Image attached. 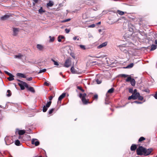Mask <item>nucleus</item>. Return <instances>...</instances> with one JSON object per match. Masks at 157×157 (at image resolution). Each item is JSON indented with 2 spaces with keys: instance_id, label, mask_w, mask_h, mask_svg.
<instances>
[{
  "instance_id": "09e8293b",
  "label": "nucleus",
  "mask_w": 157,
  "mask_h": 157,
  "mask_svg": "<svg viewBox=\"0 0 157 157\" xmlns=\"http://www.w3.org/2000/svg\"><path fill=\"white\" fill-rule=\"evenodd\" d=\"M33 78L32 77H30L29 78H26V79L28 81H31L32 80Z\"/></svg>"
},
{
  "instance_id": "e433bc0d",
  "label": "nucleus",
  "mask_w": 157,
  "mask_h": 157,
  "mask_svg": "<svg viewBox=\"0 0 157 157\" xmlns=\"http://www.w3.org/2000/svg\"><path fill=\"white\" fill-rule=\"evenodd\" d=\"M96 81L98 84H100L101 82V81L98 79H96Z\"/></svg>"
},
{
  "instance_id": "6ab92c4d",
  "label": "nucleus",
  "mask_w": 157,
  "mask_h": 157,
  "mask_svg": "<svg viewBox=\"0 0 157 157\" xmlns=\"http://www.w3.org/2000/svg\"><path fill=\"white\" fill-rule=\"evenodd\" d=\"M64 38V36H59L58 37V40L59 42L61 41V39Z\"/></svg>"
},
{
  "instance_id": "f3484780",
  "label": "nucleus",
  "mask_w": 157,
  "mask_h": 157,
  "mask_svg": "<svg viewBox=\"0 0 157 157\" xmlns=\"http://www.w3.org/2000/svg\"><path fill=\"white\" fill-rule=\"evenodd\" d=\"M131 84L133 86H134L135 85V81L134 78H132L130 81Z\"/></svg>"
},
{
  "instance_id": "4c0bfd02",
  "label": "nucleus",
  "mask_w": 157,
  "mask_h": 157,
  "mask_svg": "<svg viewBox=\"0 0 157 157\" xmlns=\"http://www.w3.org/2000/svg\"><path fill=\"white\" fill-rule=\"evenodd\" d=\"M54 109L53 108H52L50 109L48 111V113L49 114H51L53 111Z\"/></svg>"
},
{
  "instance_id": "79ce46f5",
  "label": "nucleus",
  "mask_w": 157,
  "mask_h": 157,
  "mask_svg": "<svg viewBox=\"0 0 157 157\" xmlns=\"http://www.w3.org/2000/svg\"><path fill=\"white\" fill-rule=\"evenodd\" d=\"M95 26V24H93L89 25L88 27L89 28H94Z\"/></svg>"
},
{
  "instance_id": "f8f14e48",
  "label": "nucleus",
  "mask_w": 157,
  "mask_h": 157,
  "mask_svg": "<svg viewBox=\"0 0 157 157\" xmlns=\"http://www.w3.org/2000/svg\"><path fill=\"white\" fill-rule=\"evenodd\" d=\"M13 35L16 36L18 33V29L17 28H13Z\"/></svg>"
},
{
  "instance_id": "c756f323",
  "label": "nucleus",
  "mask_w": 157,
  "mask_h": 157,
  "mask_svg": "<svg viewBox=\"0 0 157 157\" xmlns=\"http://www.w3.org/2000/svg\"><path fill=\"white\" fill-rule=\"evenodd\" d=\"M117 13L121 15H123L124 14V12L119 10L117 11Z\"/></svg>"
},
{
  "instance_id": "0eeeda50",
  "label": "nucleus",
  "mask_w": 157,
  "mask_h": 157,
  "mask_svg": "<svg viewBox=\"0 0 157 157\" xmlns=\"http://www.w3.org/2000/svg\"><path fill=\"white\" fill-rule=\"evenodd\" d=\"M107 44V42H105L104 43H103L102 44H100L97 47V48L98 49H100L102 48H103L104 47H105L106 46Z\"/></svg>"
},
{
  "instance_id": "774afa93",
  "label": "nucleus",
  "mask_w": 157,
  "mask_h": 157,
  "mask_svg": "<svg viewBox=\"0 0 157 157\" xmlns=\"http://www.w3.org/2000/svg\"><path fill=\"white\" fill-rule=\"evenodd\" d=\"M77 40H78V41H79V37H78V38H77Z\"/></svg>"
},
{
  "instance_id": "473e14b6",
  "label": "nucleus",
  "mask_w": 157,
  "mask_h": 157,
  "mask_svg": "<svg viewBox=\"0 0 157 157\" xmlns=\"http://www.w3.org/2000/svg\"><path fill=\"white\" fill-rule=\"evenodd\" d=\"M51 102H52L51 101H49L48 102H47L45 106L48 108L50 106L51 104Z\"/></svg>"
},
{
  "instance_id": "c85d7f7f",
  "label": "nucleus",
  "mask_w": 157,
  "mask_h": 157,
  "mask_svg": "<svg viewBox=\"0 0 157 157\" xmlns=\"http://www.w3.org/2000/svg\"><path fill=\"white\" fill-rule=\"evenodd\" d=\"M48 108L44 105L43 107V112H45L47 111Z\"/></svg>"
},
{
  "instance_id": "052dcab7",
  "label": "nucleus",
  "mask_w": 157,
  "mask_h": 157,
  "mask_svg": "<svg viewBox=\"0 0 157 157\" xmlns=\"http://www.w3.org/2000/svg\"><path fill=\"white\" fill-rule=\"evenodd\" d=\"M137 92V90L136 89H135L134 91V92L133 93H136Z\"/></svg>"
},
{
  "instance_id": "680f3d73",
  "label": "nucleus",
  "mask_w": 157,
  "mask_h": 157,
  "mask_svg": "<svg viewBox=\"0 0 157 157\" xmlns=\"http://www.w3.org/2000/svg\"><path fill=\"white\" fill-rule=\"evenodd\" d=\"M71 56H72L73 58L74 59H75V56H74V55H73V54L71 55Z\"/></svg>"
},
{
  "instance_id": "cd10ccee",
  "label": "nucleus",
  "mask_w": 157,
  "mask_h": 157,
  "mask_svg": "<svg viewBox=\"0 0 157 157\" xmlns=\"http://www.w3.org/2000/svg\"><path fill=\"white\" fill-rule=\"evenodd\" d=\"M114 89L113 88H112L110 89H109L108 91L107 92L108 93H112L114 91Z\"/></svg>"
},
{
  "instance_id": "a878e982",
  "label": "nucleus",
  "mask_w": 157,
  "mask_h": 157,
  "mask_svg": "<svg viewBox=\"0 0 157 157\" xmlns=\"http://www.w3.org/2000/svg\"><path fill=\"white\" fill-rule=\"evenodd\" d=\"M128 99L129 100H130L131 99H133L135 100V97H134V95H133V94H132L131 96H130L128 98Z\"/></svg>"
},
{
  "instance_id": "b1692460",
  "label": "nucleus",
  "mask_w": 157,
  "mask_h": 157,
  "mask_svg": "<svg viewBox=\"0 0 157 157\" xmlns=\"http://www.w3.org/2000/svg\"><path fill=\"white\" fill-rule=\"evenodd\" d=\"M157 48V46L153 44L151 46V48L150 49L151 51H153Z\"/></svg>"
},
{
  "instance_id": "412c9836",
  "label": "nucleus",
  "mask_w": 157,
  "mask_h": 157,
  "mask_svg": "<svg viewBox=\"0 0 157 157\" xmlns=\"http://www.w3.org/2000/svg\"><path fill=\"white\" fill-rule=\"evenodd\" d=\"M14 76L12 74H11L10 75H9V77L8 78V79L9 81H12L14 79Z\"/></svg>"
},
{
  "instance_id": "9b49d317",
  "label": "nucleus",
  "mask_w": 157,
  "mask_h": 157,
  "mask_svg": "<svg viewBox=\"0 0 157 157\" xmlns=\"http://www.w3.org/2000/svg\"><path fill=\"white\" fill-rule=\"evenodd\" d=\"M54 5L53 2L51 1H50L47 4V7H52Z\"/></svg>"
},
{
  "instance_id": "a18cd8bd",
  "label": "nucleus",
  "mask_w": 157,
  "mask_h": 157,
  "mask_svg": "<svg viewBox=\"0 0 157 157\" xmlns=\"http://www.w3.org/2000/svg\"><path fill=\"white\" fill-rule=\"evenodd\" d=\"M120 76H121V77H124V78H125V77H127V76L128 75H125V74H121L120 75Z\"/></svg>"
},
{
  "instance_id": "4d7b16f0",
  "label": "nucleus",
  "mask_w": 157,
  "mask_h": 157,
  "mask_svg": "<svg viewBox=\"0 0 157 157\" xmlns=\"http://www.w3.org/2000/svg\"><path fill=\"white\" fill-rule=\"evenodd\" d=\"M53 98V97L52 96H50L49 97V100L50 101H51L52 100Z\"/></svg>"
},
{
  "instance_id": "0e129e2a",
  "label": "nucleus",
  "mask_w": 157,
  "mask_h": 157,
  "mask_svg": "<svg viewBox=\"0 0 157 157\" xmlns=\"http://www.w3.org/2000/svg\"><path fill=\"white\" fill-rule=\"evenodd\" d=\"M103 13H107V11H103Z\"/></svg>"
},
{
  "instance_id": "6e6d98bb",
  "label": "nucleus",
  "mask_w": 157,
  "mask_h": 157,
  "mask_svg": "<svg viewBox=\"0 0 157 157\" xmlns=\"http://www.w3.org/2000/svg\"><path fill=\"white\" fill-rule=\"evenodd\" d=\"M94 57L97 58H101V57H102V56H95Z\"/></svg>"
},
{
  "instance_id": "1a4fd4ad",
  "label": "nucleus",
  "mask_w": 157,
  "mask_h": 157,
  "mask_svg": "<svg viewBox=\"0 0 157 157\" xmlns=\"http://www.w3.org/2000/svg\"><path fill=\"white\" fill-rule=\"evenodd\" d=\"M24 56L21 53H19L17 55H16L14 56V58H17L18 59H21Z\"/></svg>"
},
{
  "instance_id": "dca6fc26",
  "label": "nucleus",
  "mask_w": 157,
  "mask_h": 157,
  "mask_svg": "<svg viewBox=\"0 0 157 157\" xmlns=\"http://www.w3.org/2000/svg\"><path fill=\"white\" fill-rule=\"evenodd\" d=\"M71 72L73 74H75L77 73V71L75 70L73 66L71 67Z\"/></svg>"
},
{
  "instance_id": "39448f33",
  "label": "nucleus",
  "mask_w": 157,
  "mask_h": 157,
  "mask_svg": "<svg viewBox=\"0 0 157 157\" xmlns=\"http://www.w3.org/2000/svg\"><path fill=\"white\" fill-rule=\"evenodd\" d=\"M39 142L37 141L36 139H33L32 140V144H35V146H37L39 144Z\"/></svg>"
},
{
  "instance_id": "4468645a",
  "label": "nucleus",
  "mask_w": 157,
  "mask_h": 157,
  "mask_svg": "<svg viewBox=\"0 0 157 157\" xmlns=\"http://www.w3.org/2000/svg\"><path fill=\"white\" fill-rule=\"evenodd\" d=\"M49 37V42H53L54 41L55 39L54 37L50 36Z\"/></svg>"
},
{
  "instance_id": "a19ab883",
  "label": "nucleus",
  "mask_w": 157,
  "mask_h": 157,
  "mask_svg": "<svg viewBox=\"0 0 157 157\" xmlns=\"http://www.w3.org/2000/svg\"><path fill=\"white\" fill-rule=\"evenodd\" d=\"M71 20V19L70 18H68V19H66L65 20L63 21H62V22H67V21H70Z\"/></svg>"
},
{
  "instance_id": "20e7f679",
  "label": "nucleus",
  "mask_w": 157,
  "mask_h": 157,
  "mask_svg": "<svg viewBox=\"0 0 157 157\" xmlns=\"http://www.w3.org/2000/svg\"><path fill=\"white\" fill-rule=\"evenodd\" d=\"M71 61L70 59H67L66 60L64 64V66L66 67H68L71 65Z\"/></svg>"
},
{
  "instance_id": "37998d69",
  "label": "nucleus",
  "mask_w": 157,
  "mask_h": 157,
  "mask_svg": "<svg viewBox=\"0 0 157 157\" xmlns=\"http://www.w3.org/2000/svg\"><path fill=\"white\" fill-rule=\"evenodd\" d=\"M77 88L80 90L81 91H82V92L84 91V90H83L81 86H78L77 87Z\"/></svg>"
},
{
  "instance_id": "e2e57ef3",
  "label": "nucleus",
  "mask_w": 157,
  "mask_h": 157,
  "mask_svg": "<svg viewBox=\"0 0 157 157\" xmlns=\"http://www.w3.org/2000/svg\"><path fill=\"white\" fill-rule=\"evenodd\" d=\"M155 44H157V40H155Z\"/></svg>"
},
{
  "instance_id": "de8ad7c7",
  "label": "nucleus",
  "mask_w": 157,
  "mask_h": 157,
  "mask_svg": "<svg viewBox=\"0 0 157 157\" xmlns=\"http://www.w3.org/2000/svg\"><path fill=\"white\" fill-rule=\"evenodd\" d=\"M94 98V99H97L98 98V95L97 94H95L94 97H93Z\"/></svg>"
},
{
  "instance_id": "423d86ee",
  "label": "nucleus",
  "mask_w": 157,
  "mask_h": 157,
  "mask_svg": "<svg viewBox=\"0 0 157 157\" xmlns=\"http://www.w3.org/2000/svg\"><path fill=\"white\" fill-rule=\"evenodd\" d=\"M36 48L39 51H43L44 49V46L42 44H37L36 45Z\"/></svg>"
},
{
  "instance_id": "6e6552de",
  "label": "nucleus",
  "mask_w": 157,
  "mask_h": 157,
  "mask_svg": "<svg viewBox=\"0 0 157 157\" xmlns=\"http://www.w3.org/2000/svg\"><path fill=\"white\" fill-rule=\"evenodd\" d=\"M65 93H63L60 95L58 98V103L60 102V101L63 99L65 96Z\"/></svg>"
},
{
  "instance_id": "c9c22d12",
  "label": "nucleus",
  "mask_w": 157,
  "mask_h": 157,
  "mask_svg": "<svg viewBox=\"0 0 157 157\" xmlns=\"http://www.w3.org/2000/svg\"><path fill=\"white\" fill-rule=\"evenodd\" d=\"M52 60L54 62V64L55 65H59L58 63L57 62L55 61V60H54L53 59H52Z\"/></svg>"
},
{
  "instance_id": "7c9ffc66",
  "label": "nucleus",
  "mask_w": 157,
  "mask_h": 157,
  "mask_svg": "<svg viewBox=\"0 0 157 157\" xmlns=\"http://www.w3.org/2000/svg\"><path fill=\"white\" fill-rule=\"evenodd\" d=\"M145 139V138H144L143 137H140V139L139 140V142H141L144 140Z\"/></svg>"
},
{
  "instance_id": "c03bdc74",
  "label": "nucleus",
  "mask_w": 157,
  "mask_h": 157,
  "mask_svg": "<svg viewBox=\"0 0 157 157\" xmlns=\"http://www.w3.org/2000/svg\"><path fill=\"white\" fill-rule=\"evenodd\" d=\"M80 47L81 48L83 49H85V46L83 45H79Z\"/></svg>"
},
{
  "instance_id": "2eb2a0df",
  "label": "nucleus",
  "mask_w": 157,
  "mask_h": 157,
  "mask_svg": "<svg viewBox=\"0 0 157 157\" xmlns=\"http://www.w3.org/2000/svg\"><path fill=\"white\" fill-rule=\"evenodd\" d=\"M28 90L30 91L33 92L34 93L35 92V91L33 88L32 87H29L28 86V88H26Z\"/></svg>"
},
{
  "instance_id": "f03ea898",
  "label": "nucleus",
  "mask_w": 157,
  "mask_h": 157,
  "mask_svg": "<svg viewBox=\"0 0 157 157\" xmlns=\"http://www.w3.org/2000/svg\"><path fill=\"white\" fill-rule=\"evenodd\" d=\"M86 93L80 94L79 97L81 99L82 101L84 104H86L88 103V101L86 99Z\"/></svg>"
},
{
  "instance_id": "a211bd4d",
  "label": "nucleus",
  "mask_w": 157,
  "mask_h": 157,
  "mask_svg": "<svg viewBox=\"0 0 157 157\" xmlns=\"http://www.w3.org/2000/svg\"><path fill=\"white\" fill-rule=\"evenodd\" d=\"M9 17V16L8 15H5L1 17V19L2 20H5L7 19Z\"/></svg>"
},
{
  "instance_id": "f704fd0d",
  "label": "nucleus",
  "mask_w": 157,
  "mask_h": 157,
  "mask_svg": "<svg viewBox=\"0 0 157 157\" xmlns=\"http://www.w3.org/2000/svg\"><path fill=\"white\" fill-rule=\"evenodd\" d=\"M7 93H8V94H7V96L10 97L11 95V91L10 90H7Z\"/></svg>"
},
{
  "instance_id": "5701e85b",
  "label": "nucleus",
  "mask_w": 157,
  "mask_h": 157,
  "mask_svg": "<svg viewBox=\"0 0 157 157\" xmlns=\"http://www.w3.org/2000/svg\"><path fill=\"white\" fill-rule=\"evenodd\" d=\"M133 63H131L128 65L126 67H124L125 68H130L132 67L133 66Z\"/></svg>"
},
{
  "instance_id": "72a5a7b5",
  "label": "nucleus",
  "mask_w": 157,
  "mask_h": 157,
  "mask_svg": "<svg viewBox=\"0 0 157 157\" xmlns=\"http://www.w3.org/2000/svg\"><path fill=\"white\" fill-rule=\"evenodd\" d=\"M46 70L45 69H43L41 70L40 71L38 72V73L40 74L42 72H45L46 71Z\"/></svg>"
},
{
  "instance_id": "bb28decb",
  "label": "nucleus",
  "mask_w": 157,
  "mask_h": 157,
  "mask_svg": "<svg viewBox=\"0 0 157 157\" xmlns=\"http://www.w3.org/2000/svg\"><path fill=\"white\" fill-rule=\"evenodd\" d=\"M20 143L18 140H17L15 142V144L17 146H20Z\"/></svg>"
},
{
  "instance_id": "49530a36",
  "label": "nucleus",
  "mask_w": 157,
  "mask_h": 157,
  "mask_svg": "<svg viewBox=\"0 0 157 157\" xmlns=\"http://www.w3.org/2000/svg\"><path fill=\"white\" fill-rule=\"evenodd\" d=\"M65 30L66 33H68L70 31V29H65Z\"/></svg>"
},
{
  "instance_id": "2f4dec72",
  "label": "nucleus",
  "mask_w": 157,
  "mask_h": 157,
  "mask_svg": "<svg viewBox=\"0 0 157 157\" xmlns=\"http://www.w3.org/2000/svg\"><path fill=\"white\" fill-rule=\"evenodd\" d=\"M125 45H120L119 46V48H120V49L121 50V51H124L125 50V49H124V50H123V47H125Z\"/></svg>"
},
{
  "instance_id": "ddd939ff",
  "label": "nucleus",
  "mask_w": 157,
  "mask_h": 157,
  "mask_svg": "<svg viewBox=\"0 0 157 157\" xmlns=\"http://www.w3.org/2000/svg\"><path fill=\"white\" fill-rule=\"evenodd\" d=\"M136 148V145L134 144H132L131 147L130 149L132 151H135Z\"/></svg>"
},
{
  "instance_id": "7ed1b4c3",
  "label": "nucleus",
  "mask_w": 157,
  "mask_h": 157,
  "mask_svg": "<svg viewBox=\"0 0 157 157\" xmlns=\"http://www.w3.org/2000/svg\"><path fill=\"white\" fill-rule=\"evenodd\" d=\"M18 85L20 86L21 90L25 89V87L26 88H28V85L25 82L22 81L21 82L18 83Z\"/></svg>"
},
{
  "instance_id": "8fccbe9b",
  "label": "nucleus",
  "mask_w": 157,
  "mask_h": 157,
  "mask_svg": "<svg viewBox=\"0 0 157 157\" xmlns=\"http://www.w3.org/2000/svg\"><path fill=\"white\" fill-rule=\"evenodd\" d=\"M5 73H6V74H7V75H8L9 76L10 75H11V73H9V72H8V71H5Z\"/></svg>"
},
{
  "instance_id": "393cba45",
  "label": "nucleus",
  "mask_w": 157,
  "mask_h": 157,
  "mask_svg": "<svg viewBox=\"0 0 157 157\" xmlns=\"http://www.w3.org/2000/svg\"><path fill=\"white\" fill-rule=\"evenodd\" d=\"M39 13L41 14L43 13L45 11L43 10L42 8L41 7L40 9L38 10Z\"/></svg>"
},
{
  "instance_id": "4be33fe9",
  "label": "nucleus",
  "mask_w": 157,
  "mask_h": 157,
  "mask_svg": "<svg viewBox=\"0 0 157 157\" xmlns=\"http://www.w3.org/2000/svg\"><path fill=\"white\" fill-rule=\"evenodd\" d=\"M133 95H134V96L135 98V99H137L138 97L139 96V93H133Z\"/></svg>"
},
{
  "instance_id": "bf43d9fd",
  "label": "nucleus",
  "mask_w": 157,
  "mask_h": 157,
  "mask_svg": "<svg viewBox=\"0 0 157 157\" xmlns=\"http://www.w3.org/2000/svg\"><path fill=\"white\" fill-rule=\"evenodd\" d=\"M154 97H155V99H157V94H156L155 95Z\"/></svg>"
},
{
  "instance_id": "3c124183",
  "label": "nucleus",
  "mask_w": 157,
  "mask_h": 157,
  "mask_svg": "<svg viewBox=\"0 0 157 157\" xmlns=\"http://www.w3.org/2000/svg\"><path fill=\"white\" fill-rule=\"evenodd\" d=\"M44 84L46 85V86H48L49 85V83H48L47 82H44Z\"/></svg>"
},
{
  "instance_id": "603ef678",
  "label": "nucleus",
  "mask_w": 157,
  "mask_h": 157,
  "mask_svg": "<svg viewBox=\"0 0 157 157\" xmlns=\"http://www.w3.org/2000/svg\"><path fill=\"white\" fill-rule=\"evenodd\" d=\"M78 37V36H75L73 37V40H76L77 38Z\"/></svg>"
},
{
  "instance_id": "5fc2aeb1",
  "label": "nucleus",
  "mask_w": 157,
  "mask_h": 157,
  "mask_svg": "<svg viewBox=\"0 0 157 157\" xmlns=\"http://www.w3.org/2000/svg\"><path fill=\"white\" fill-rule=\"evenodd\" d=\"M134 102L136 103L137 104H141V103H142V102H139V101H135Z\"/></svg>"
},
{
  "instance_id": "f257e3e1",
  "label": "nucleus",
  "mask_w": 157,
  "mask_h": 157,
  "mask_svg": "<svg viewBox=\"0 0 157 157\" xmlns=\"http://www.w3.org/2000/svg\"><path fill=\"white\" fill-rule=\"evenodd\" d=\"M152 148L147 149L142 146H140L136 150L137 154L138 155H141L144 154L145 156L149 155L152 151Z\"/></svg>"
},
{
  "instance_id": "58836bf2",
  "label": "nucleus",
  "mask_w": 157,
  "mask_h": 157,
  "mask_svg": "<svg viewBox=\"0 0 157 157\" xmlns=\"http://www.w3.org/2000/svg\"><path fill=\"white\" fill-rule=\"evenodd\" d=\"M132 78L131 77H128L126 80V82H130Z\"/></svg>"
},
{
  "instance_id": "864d4df0",
  "label": "nucleus",
  "mask_w": 157,
  "mask_h": 157,
  "mask_svg": "<svg viewBox=\"0 0 157 157\" xmlns=\"http://www.w3.org/2000/svg\"><path fill=\"white\" fill-rule=\"evenodd\" d=\"M133 90L132 89H129V92L131 93H132L133 94Z\"/></svg>"
},
{
  "instance_id": "ea45409f",
  "label": "nucleus",
  "mask_w": 157,
  "mask_h": 157,
  "mask_svg": "<svg viewBox=\"0 0 157 157\" xmlns=\"http://www.w3.org/2000/svg\"><path fill=\"white\" fill-rule=\"evenodd\" d=\"M139 100H142L143 99V97L140 95V94H139V96H138L137 98Z\"/></svg>"
},
{
  "instance_id": "13d9d810",
  "label": "nucleus",
  "mask_w": 157,
  "mask_h": 157,
  "mask_svg": "<svg viewBox=\"0 0 157 157\" xmlns=\"http://www.w3.org/2000/svg\"><path fill=\"white\" fill-rule=\"evenodd\" d=\"M34 3H37L38 2V0H33ZM35 3H34V5Z\"/></svg>"
},
{
  "instance_id": "69168bd1",
  "label": "nucleus",
  "mask_w": 157,
  "mask_h": 157,
  "mask_svg": "<svg viewBox=\"0 0 157 157\" xmlns=\"http://www.w3.org/2000/svg\"><path fill=\"white\" fill-rule=\"evenodd\" d=\"M101 22L100 21L98 23H97V25H100L101 24Z\"/></svg>"
},
{
  "instance_id": "338daca9",
  "label": "nucleus",
  "mask_w": 157,
  "mask_h": 157,
  "mask_svg": "<svg viewBox=\"0 0 157 157\" xmlns=\"http://www.w3.org/2000/svg\"><path fill=\"white\" fill-rule=\"evenodd\" d=\"M17 81H18V82H19V83L21 82V81H21V80H19V79H17Z\"/></svg>"
},
{
  "instance_id": "9d476101",
  "label": "nucleus",
  "mask_w": 157,
  "mask_h": 157,
  "mask_svg": "<svg viewBox=\"0 0 157 157\" xmlns=\"http://www.w3.org/2000/svg\"><path fill=\"white\" fill-rule=\"evenodd\" d=\"M17 76L19 77H21V78H26V76L25 74H23L21 73H17Z\"/></svg>"
},
{
  "instance_id": "aec40b11",
  "label": "nucleus",
  "mask_w": 157,
  "mask_h": 157,
  "mask_svg": "<svg viewBox=\"0 0 157 157\" xmlns=\"http://www.w3.org/2000/svg\"><path fill=\"white\" fill-rule=\"evenodd\" d=\"M25 133L24 130H20L18 131V134L19 135H22Z\"/></svg>"
}]
</instances>
